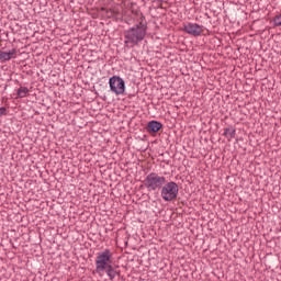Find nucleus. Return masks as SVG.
Listing matches in <instances>:
<instances>
[{"label": "nucleus", "instance_id": "f257e3e1", "mask_svg": "<svg viewBox=\"0 0 281 281\" xmlns=\"http://www.w3.org/2000/svg\"><path fill=\"white\" fill-rule=\"evenodd\" d=\"M146 37V25L143 22L124 32L125 47H135Z\"/></svg>", "mask_w": 281, "mask_h": 281}, {"label": "nucleus", "instance_id": "f03ea898", "mask_svg": "<svg viewBox=\"0 0 281 281\" xmlns=\"http://www.w3.org/2000/svg\"><path fill=\"white\" fill-rule=\"evenodd\" d=\"M113 265V252L110 249H105L101 252H98L95 259V271L98 273H104V269Z\"/></svg>", "mask_w": 281, "mask_h": 281}, {"label": "nucleus", "instance_id": "7ed1b4c3", "mask_svg": "<svg viewBox=\"0 0 281 281\" xmlns=\"http://www.w3.org/2000/svg\"><path fill=\"white\" fill-rule=\"evenodd\" d=\"M166 183V178L164 176H159L156 172L149 173L145 180L144 186L147 190L155 192V190H161L164 184Z\"/></svg>", "mask_w": 281, "mask_h": 281}, {"label": "nucleus", "instance_id": "20e7f679", "mask_svg": "<svg viewBox=\"0 0 281 281\" xmlns=\"http://www.w3.org/2000/svg\"><path fill=\"white\" fill-rule=\"evenodd\" d=\"M161 198L164 201H175L177 199V195L179 194V186L177 182H167L161 188Z\"/></svg>", "mask_w": 281, "mask_h": 281}, {"label": "nucleus", "instance_id": "39448f33", "mask_svg": "<svg viewBox=\"0 0 281 281\" xmlns=\"http://www.w3.org/2000/svg\"><path fill=\"white\" fill-rule=\"evenodd\" d=\"M110 91L115 93L116 95H124V91H126V85L124 79L117 76H113L109 79Z\"/></svg>", "mask_w": 281, "mask_h": 281}, {"label": "nucleus", "instance_id": "423d86ee", "mask_svg": "<svg viewBox=\"0 0 281 281\" xmlns=\"http://www.w3.org/2000/svg\"><path fill=\"white\" fill-rule=\"evenodd\" d=\"M182 31L191 36H201V34H203V26L196 23H188L183 24Z\"/></svg>", "mask_w": 281, "mask_h": 281}, {"label": "nucleus", "instance_id": "0eeeda50", "mask_svg": "<svg viewBox=\"0 0 281 281\" xmlns=\"http://www.w3.org/2000/svg\"><path fill=\"white\" fill-rule=\"evenodd\" d=\"M12 58H16V49L13 48L9 52L0 50L1 63H5V60H12Z\"/></svg>", "mask_w": 281, "mask_h": 281}, {"label": "nucleus", "instance_id": "6e6552de", "mask_svg": "<svg viewBox=\"0 0 281 281\" xmlns=\"http://www.w3.org/2000/svg\"><path fill=\"white\" fill-rule=\"evenodd\" d=\"M161 127H162L161 123L157 121H150L147 124L148 133H159V131H161Z\"/></svg>", "mask_w": 281, "mask_h": 281}, {"label": "nucleus", "instance_id": "1a4fd4ad", "mask_svg": "<svg viewBox=\"0 0 281 281\" xmlns=\"http://www.w3.org/2000/svg\"><path fill=\"white\" fill-rule=\"evenodd\" d=\"M104 271L111 281L115 280L116 276H120V272L113 268V263L105 268Z\"/></svg>", "mask_w": 281, "mask_h": 281}, {"label": "nucleus", "instance_id": "9d476101", "mask_svg": "<svg viewBox=\"0 0 281 281\" xmlns=\"http://www.w3.org/2000/svg\"><path fill=\"white\" fill-rule=\"evenodd\" d=\"M224 135L226 136L228 142H232V139H234V137L236 136V130H234L232 127H226L224 130Z\"/></svg>", "mask_w": 281, "mask_h": 281}, {"label": "nucleus", "instance_id": "9b49d317", "mask_svg": "<svg viewBox=\"0 0 281 281\" xmlns=\"http://www.w3.org/2000/svg\"><path fill=\"white\" fill-rule=\"evenodd\" d=\"M101 12H105V16H108V19H111L112 16H115V14H117V11H115V9H106L104 7L101 8Z\"/></svg>", "mask_w": 281, "mask_h": 281}, {"label": "nucleus", "instance_id": "f8f14e48", "mask_svg": "<svg viewBox=\"0 0 281 281\" xmlns=\"http://www.w3.org/2000/svg\"><path fill=\"white\" fill-rule=\"evenodd\" d=\"M27 93H30V89H27L25 87H20L18 90V97H20V98H25L27 95Z\"/></svg>", "mask_w": 281, "mask_h": 281}, {"label": "nucleus", "instance_id": "ddd939ff", "mask_svg": "<svg viewBox=\"0 0 281 281\" xmlns=\"http://www.w3.org/2000/svg\"><path fill=\"white\" fill-rule=\"evenodd\" d=\"M274 24H276L277 26H280V25H281V13L274 18Z\"/></svg>", "mask_w": 281, "mask_h": 281}, {"label": "nucleus", "instance_id": "4468645a", "mask_svg": "<svg viewBox=\"0 0 281 281\" xmlns=\"http://www.w3.org/2000/svg\"><path fill=\"white\" fill-rule=\"evenodd\" d=\"M5 108H0V117H1V115H5Z\"/></svg>", "mask_w": 281, "mask_h": 281}, {"label": "nucleus", "instance_id": "2eb2a0df", "mask_svg": "<svg viewBox=\"0 0 281 281\" xmlns=\"http://www.w3.org/2000/svg\"><path fill=\"white\" fill-rule=\"evenodd\" d=\"M134 5H135L134 3L131 4L132 8H133Z\"/></svg>", "mask_w": 281, "mask_h": 281}]
</instances>
